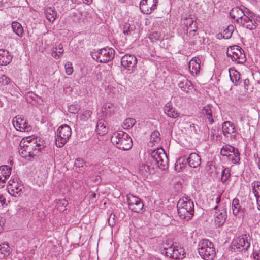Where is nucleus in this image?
<instances>
[{
  "label": "nucleus",
  "mask_w": 260,
  "mask_h": 260,
  "mask_svg": "<svg viewBox=\"0 0 260 260\" xmlns=\"http://www.w3.org/2000/svg\"><path fill=\"white\" fill-rule=\"evenodd\" d=\"M230 15L238 24L250 30L255 29L257 26L255 15L243 6L233 8Z\"/></svg>",
  "instance_id": "1"
},
{
  "label": "nucleus",
  "mask_w": 260,
  "mask_h": 260,
  "mask_svg": "<svg viewBox=\"0 0 260 260\" xmlns=\"http://www.w3.org/2000/svg\"><path fill=\"white\" fill-rule=\"evenodd\" d=\"M162 253L174 259H182L185 257L186 252L180 244L170 240H166L162 244Z\"/></svg>",
  "instance_id": "2"
},
{
  "label": "nucleus",
  "mask_w": 260,
  "mask_h": 260,
  "mask_svg": "<svg viewBox=\"0 0 260 260\" xmlns=\"http://www.w3.org/2000/svg\"><path fill=\"white\" fill-rule=\"evenodd\" d=\"M42 149V146L37 143L36 139L21 141L20 143L18 152L24 158L34 157Z\"/></svg>",
  "instance_id": "3"
},
{
  "label": "nucleus",
  "mask_w": 260,
  "mask_h": 260,
  "mask_svg": "<svg viewBox=\"0 0 260 260\" xmlns=\"http://www.w3.org/2000/svg\"><path fill=\"white\" fill-rule=\"evenodd\" d=\"M111 141L117 148L122 150H129L133 146L131 138L128 134L122 131L114 132L111 136Z\"/></svg>",
  "instance_id": "4"
},
{
  "label": "nucleus",
  "mask_w": 260,
  "mask_h": 260,
  "mask_svg": "<svg viewBox=\"0 0 260 260\" xmlns=\"http://www.w3.org/2000/svg\"><path fill=\"white\" fill-rule=\"evenodd\" d=\"M177 210L181 218L187 221L190 220L194 212L193 201L187 198L180 199L177 204Z\"/></svg>",
  "instance_id": "5"
},
{
  "label": "nucleus",
  "mask_w": 260,
  "mask_h": 260,
  "mask_svg": "<svg viewBox=\"0 0 260 260\" xmlns=\"http://www.w3.org/2000/svg\"><path fill=\"white\" fill-rule=\"evenodd\" d=\"M151 163L162 170L168 167V158L162 148H157L151 152Z\"/></svg>",
  "instance_id": "6"
},
{
  "label": "nucleus",
  "mask_w": 260,
  "mask_h": 260,
  "mask_svg": "<svg viewBox=\"0 0 260 260\" xmlns=\"http://www.w3.org/2000/svg\"><path fill=\"white\" fill-rule=\"evenodd\" d=\"M198 252L204 260H213L215 255V249L213 244L208 240H201L198 245Z\"/></svg>",
  "instance_id": "7"
},
{
  "label": "nucleus",
  "mask_w": 260,
  "mask_h": 260,
  "mask_svg": "<svg viewBox=\"0 0 260 260\" xmlns=\"http://www.w3.org/2000/svg\"><path fill=\"white\" fill-rule=\"evenodd\" d=\"M72 134L71 128L67 124L60 126L56 133L55 144L57 147H63Z\"/></svg>",
  "instance_id": "8"
},
{
  "label": "nucleus",
  "mask_w": 260,
  "mask_h": 260,
  "mask_svg": "<svg viewBox=\"0 0 260 260\" xmlns=\"http://www.w3.org/2000/svg\"><path fill=\"white\" fill-rule=\"evenodd\" d=\"M226 54L233 61L237 63H242L246 60L243 50L238 46H231L228 49Z\"/></svg>",
  "instance_id": "9"
},
{
  "label": "nucleus",
  "mask_w": 260,
  "mask_h": 260,
  "mask_svg": "<svg viewBox=\"0 0 260 260\" xmlns=\"http://www.w3.org/2000/svg\"><path fill=\"white\" fill-rule=\"evenodd\" d=\"M250 238L249 235H244L233 240L232 249L237 251H246L250 246Z\"/></svg>",
  "instance_id": "10"
},
{
  "label": "nucleus",
  "mask_w": 260,
  "mask_h": 260,
  "mask_svg": "<svg viewBox=\"0 0 260 260\" xmlns=\"http://www.w3.org/2000/svg\"><path fill=\"white\" fill-rule=\"evenodd\" d=\"M115 51L112 48H104L99 50L93 55V58H96L100 62H107L111 60L114 57Z\"/></svg>",
  "instance_id": "11"
},
{
  "label": "nucleus",
  "mask_w": 260,
  "mask_h": 260,
  "mask_svg": "<svg viewBox=\"0 0 260 260\" xmlns=\"http://www.w3.org/2000/svg\"><path fill=\"white\" fill-rule=\"evenodd\" d=\"M23 189V187L19 182L18 178L12 176L8 183L7 189L9 193L14 197L19 196L22 193Z\"/></svg>",
  "instance_id": "12"
},
{
  "label": "nucleus",
  "mask_w": 260,
  "mask_h": 260,
  "mask_svg": "<svg viewBox=\"0 0 260 260\" xmlns=\"http://www.w3.org/2000/svg\"><path fill=\"white\" fill-rule=\"evenodd\" d=\"M129 209L136 213H140L143 210L144 204L140 198L133 194L126 197Z\"/></svg>",
  "instance_id": "13"
},
{
  "label": "nucleus",
  "mask_w": 260,
  "mask_h": 260,
  "mask_svg": "<svg viewBox=\"0 0 260 260\" xmlns=\"http://www.w3.org/2000/svg\"><path fill=\"white\" fill-rule=\"evenodd\" d=\"M13 125L16 130L20 132H30L31 130V126L22 116H15L13 119Z\"/></svg>",
  "instance_id": "14"
},
{
  "label": "nucleus",
  "mask_w": 260,
  "mask_h": 260,
  "mask_svg": "<svg viewBox=\"0 0 260 260\" xmlns=\"http://www.w3.org/2000/svg\"><path fill=\"white\" fill-rule=\"evenodd\" d=\"M157 0H141L140 3V9L146 14H150L156 9Z\"/></svg>",
  "instance_id": "15"
},
{
  "label": "nucleus",
  "mask_w": 260,
  "mask_h": 260,
  "mask_svg": "<svg viewBox=\"0 0 260 260\" xmlns=\"http://www.w3.org/2000/svg\"><path fill=\"white\" fill-rule=\"evenodd\" d=\"M244 203L240 202L237 198H235L232 201V210L235 216L242 217L245 216L246 209Z\"/></svg>",
  "instance_id": "16"
},
{
  "label": "nucleus",
  "mask_w": 260,
  "mask_h": 260,
  "mask_svg": "<svg viewBox=\"0 0 260 260\" xmlns=\"http://www.w3.org/2000/svg\"><path fill=\"white\" fill-rule=\"evenodd\" d=\"M137 59L134 55L125 54L121 59V65L125 69L128 70H132L136 66Z\"/></svg>",
  "instance_id": "17"
},
{
  "label": "nucleus",
  "mask_w": 260,
  "mask_h": 260,
  "mask_svg": "<svg viewBox=\"0 0 260 260\" xmlns=\"http://www.w3.org/2000/svg\"><path fill=\"white\" fill-rule=\"evenodd\" d=\"M222 129L223 134L226 137L230 138L231 140L236 139L237 133L234 124L231 122H224L222 125Z\"/></svg>",
  "instance_id": "18"
},
{
  "label": "nucleus",
  "mask_w": 260,
  "mask_h": 260,
  "mask_svg": "<svg viewBox=\"0 0 260 260\" xmlns=\"http://www.w3.org/2000/svg\"><path fill=\"white\" fill-rule=\"evenodd\" d=\"M217 208L218 205H216L214 208L215 210L214 214V219L215 225L219 227L225 223L227 218V214L224 209L217 210Z\"/></svg>",
  "instance_id": "19"
},
{
  "label": "nucleus",
  "mask_w": 260,
  "mask_h": 260,
  "mask_svg": "<svg viewBox=\"0 0 260 260\" xmlns=\"http://www.w3.org/2000/svg\"><path fill=\"white\" fill-rule=\"evenodd\" d=\"M12 172V167L8 165L0 166V189L5 187Z\"/></svg>",
  "instance_id": "20"
},
{
  "label": "nucleus",
  "mask_w": 260,
  "mask_h": 260,
  "mask_svg": "<svg viewBox=\"0 0 260 260\" xmlns=\"http://www.w3.org/2000/svg\"><path fill=\"white\" fill-rule=\"evenodd\" d=\"M163 110L164 113L170 118H176L180 115L177 109L173 106L171 102H169L165 105Z\"/></svg>",
  "instance_id": "21"
},
{
  "label": "nucleus",
  "mask_w": 260,
  "mask_h": 260,
  "mask_svg": "<svg viewBox=\"0 0 260 260\" xmlns=\"http://www.w3.org/2000/svg\"><path fill=\"white\" fill-rule=\"evenodd\" d=\"M201 60L198 57L193 58L188 63V69L192 75H197L200 70Z\"/></svg>",
  "instance_id": "22"
},
{
  "label": "nucleus",
  "mask_w": 260,
  "mask_h": 260,
  "mask_svg": "<svg viewBox=\"0 0 260 260\" xmlns=\"http://www.w3.org/2000/svg\"><path fill=\"white\" fill-rule=\"evenodd\" d=\"M13 56L7 50L0 49V65L6 66L9 64L12 60Z\"/></svg>",
  "instance_id": "23"
},
{
  "label": "nucleus",
  "mask_w": 260,
  "mask_h": 260,
  "mask_svg": "<svg viewBox=\"0 0 260 260\" xmlns=\"http://www.w3.org/2000/svg\"><path fill=\"white\" fill-rule=\"evenodd\" d=\"M189 166L192 168L200 166L201 162L200 156L196 153H191L187 159Z\"/></svg>",
  "instance_id": "24"
},
{
  "label": "nucleus",
  "mask_w": 260,
  "mask_h": 260,
  "mask_svg": "<svg viewBox=\"0 0 260 260\" xmlns=\"http://www.w3.org/2000/svg\"><path fill=\"white\" fill-rule=\"evenodd\" d=\"M252 191L256 199L257 209L260 210V182L254 181L251 183Z\"/></svg>",
  "instance_id": "25"
},
{
  "label": "nucleus",
  "mask_w": 260,
  "mask_h": 260,
  "mask_svg": "<svg viewBox=\"0 0 260 260\" xmlns=\"http://www.w3.org/2000/svg\"><path fill=\"white\" fill-rule=\"evenodd\" d=\"M202 113L208 119L209 123L212 124L214 123L212 115V106L209 104L205 105L202 109Z\"/></svg>",
  "instance_id": "26"
},
{
  "label": "nucleus",
  "mask_w": 260,
  "mask_h": 260,
  "mask_svg": "<svg viewBox=\"0 0 260 260\" xmlns=\"http://www.w3.org/2000/svg\"><path fill=\"white\" fill-rule=\"evenodd\" d=\"M106 123L104 119H100L96 124V131L100 135H104L108 132Z\"/></svg>",
  "instance_id": "27"
},
{
  "label": "nucleus",
  "mask_w": 260,
  "mask_h": 260,
  "mask_svg": "<svg viewBox=\"0 0 260 260\" xmlns=\"http://www.w3.org/2000/svg\"><path fill=\"white\" fill-rule=\"evenodd\" d=\"M230 77L231 81L234 83L235 85L240 84L242 81L241 79L240 74L239 72L236 70L229 71Z\"/></svg>",
  "instance_id": "28"
},
{
  "label": "nucleus",
  "mask_w": 260,
  "mask_h": 260,
  "mask_svg": "<svg viewBox=\"0 0 260 260\" xmlns=\"http://www.w3.org/2000/svg\"><path fill=\"white\" fill-rule=\"evenodd\" d=\"M11 253V249L7 243L0 245V258L3 259L8 256Z\"/></svg>",
  "instance_id": "29"
},
{
  "label": "nucleus",
  "mask_w": 260,
  "mask_h": 260,
  "mask_svg": "<svg viewBox=\"0 0 260 260\" xmlns=\"http://www.w3.org/2000/svg\"><path fill=\"white\" fill-rule=\"evenodd\" d=\"M228 159L232 162L233 164H238L240 163V153L237 149L235 148L234 151H232L227 157Z\"/></svg>",
  "instance_id": "30"
},
{
  "label": "nucleus",
  "mask_w": 260,
  "mask_h": 260,
  "mask_svg": "<svg viewBox=\"0 0 260 260\" xmlns=\"http://www.w3.org/2000/svg\"><path fill=\"white\" fill-rule=\"evenodd\" d=\"M160 133L158 131H153L150 136V141L148 145L149 146H153L155 143H159L160 141Z\"/></svg>",
  "instance_id": "31"
},
{
  "label": "nucleus",
  "mask_w": 260,
  "mask_h": 260,
  "mask_svg": "<svg viewBox=\"0 0 260 260\" xmlns=\"http://www.w3.org/2000/svg\"><path fill=\"white\" fill-rule=\"evenodd\" d=\"M114 106L112 104H107L102 108V112L106 117H110L114 112Z\"/></svg>",
  "instance_id": "32"
},
{
  "label": "nucleus",
  "mask_w": 260,
  "mask_h": 260,
  "mask_svg": "<svg viewBox=\"0 0 260 260\" xmlns=\"http://www.w3.org/2000/svg\"><path fill=\"white\" fill-rule=\"evenodd\" d=\"M192 86L191 81L187 79H184L182 81H181L178 83L179 87L182 90V91L187 93L188 90L190 89Z\"/></svg>",
  "instance_id": "33"
},
{
  "label": "nucleus",
  "mask_w": 260,
  "mask_h": 260,
  "mask_svg": "<svg viewBox=\"0 0 260 260\" xmlns=\"http://www.w3.org/2000/svg\"><path fill=\"white\" fill-rule=\"evenodd\" d=\"M45 14L46 18L49 21H54L56 17V12L54 9L51 7L47 8L45 11Z\"/></svg>",
  "instance_id": "34"
},
{
  "label": "nucleus",
  "mask_w": 260,
  "mask_h": 260,
  "mask_svg": "<svg viewBox=\"0 0 260 260\" xmlns=\"http://www.w3.org/2000/svg\"><path fill=\"white\" fill-rule=\"evenodd\" d=\"M12 27L13 31L18 36L21 37L23 34V28L21 24L16 21L12 23Z\"/></svg>",
  "instance_id": "35"
},
{
  "label": "nucleus",
  "mask_w": 260,
  "mask_h": 260,
  "mask_svg": "<svg viewBox=\"0 0 260 260\" xmlns=\"http://www.w3.org/2000/svg\"><path fill=\"white\" fill-rule=\"evenodd\" d=\"M68 204V201L65 199L56 200V206L57 210L60 212H63L66 210V206Z\"/></svg>",
  "instance_id": "36"
},
{
  "label": "nucleus",
  "mask_w": 260,
  "mask_h": 260,
  "mask_svg": "<svg viewBox=\"0 0 260 260\" xmlns=\"http://www.w3.org/2000/svg\"><path fill=\"white\" fill-rule=\"evenodd\" d=\"M235 147L229 145H224L220 150V154L223 156H228L232 151H234Z\"/></svg>",
  "instance_id": "37"
},
{
  "label": "nucleus",
  "mask_w": 260,
  "mask_h": 260,
  "mask_svg": "<svg viewBox=\"0 0 260 260\" xmlns=\"http://www.w3.org/2000/svg\"><path fill=\"white\" fill-rule=\"evenodd\" d=\"M231 176V170L229 168H224L221 172V181L222 183H226Z\"/></svg>",
  "instance_id": "38"
},
{
  "label": "nucleus",
  "mask_w": 260,
  "mask_h": 260,
  "mask_svg": "<svg viewBox=\"0 0 260 260\" xmlns=\"http://www.w3.org/2000/svg\"><path fill=\"white\" fill-rule=\"evenodd\" d=\"M135 119L133 118H127L123 122L122 126L124 129H129L132 128L136 123Z\"/></svg>",
  "instance_id": "39"
},
{
  "label": "nucleus",
  "mask_w": 260,
  "mask_h": 260,
  "mask_svg": "<svg viewBox=\"0 0 260 260\" xmlns=\"http://www.w3.org/2000/svg\"><path fill=\"white\" fill-rule=\"evenodd\" d=\"M184 24L190 30L195 31L197 29V26H196V24L194 23V20L192 18L186 19L184 22Z\"/></svg>",
  "instance_id": "40"
},
{
  "label": "nucleus",
  "mask_w": 260,
  "mask_h": 260,
  "mask_svg": "<svg viewBox=\"0 0 260 260\" xmlns=\"http://www.w3.org/2000/svg\"><path fill=\"white\" fill-rule=\"evenodd\" d=\"M92 114V111L90 110H85L79 116V118L80 120L83 121H87L91 117Z\"/></svg>",
  "instance_id": "41"
},
{
  "label": "nucleus",
  "mask_w": 260,
  "mask_h": 260,
  "mask_svg": "<svg viewBox=\"0 0 260 260\" xmlns=\"http://www.w3.org/2000/svg\"><path fill=\"white\" fill-rule=\"evenodd\" d=\"M11 82V79L5 75H0V87L8 85Z\"/></svg>",
  "instance_id": "42"
},
{
  "label": "nucleus",
  "mask_w": 260,
  "mask_h": 260,
  "mask_svg": "<svg viewBox=\"0 0 260 260\" xmlns=\"http://www.w3.org/2000/svg\"><path fill=\"white\" fill-rule=\"evenodd\" d=\"M79 109L80 106L77 104L71 105L68 107V111L73 114L78 113Z\"/></svg>",
  "instance_id": "43"
},
{
  "label": "nucleus",
  "mask_w": 260,
  "mask_h": 260,
  "mask_svg": "<svg viewBox=\"0 0 260 260\" xmlns=\"http://www.w3.org/2000/svg\"><path fill=\"white\" fill-rule=\"evenodd\" d=\"M66 69V73L67 75H70L73 73V68L72 64L70 62H67L64 66Z\"/></svg>",
  "instance_id": "44"
},
{
  "label": "nucleus",
  "mask_w": 260,
  "mask_h": 260,
  "mask_svg": "<svg viewBox=\"0 0 260 260\" xmlns=\"http://www.w3.org/2000/svg\"><path fill=\"white\" fill-rule=\"evenodd\" d=\"M115 215L111 213L108 219V222L110 226H113L115 224Z\"/></svg>",
  "instance_id": "45"
},
{
  "label": "nucleus",
  "mask_w": 260,
  "mask_h": 260,
  "mask_svg": "<svg viewBox=\"0 0 260 260\" xmlns=\"http://www.w3.org/2000/svg\"><path fill=\"white\" fill-rule=\"evenodd\" d=\"M74 164L77 167H82L84 164V161L81 158H77L75 159Z\"/></svg>",
  "instance_id": "46"
},
{
  "label": "nucleus",
  "mask_w": 260,
  "mask_h": 260,
  "mask_svg": "<svg viewBox=\"0 0 260 260\" xmlns=\"http://www.w3.org/2000/svg\"><path fill=\"white\" fill-rule=\"evenodd\" d=\"M228 31L225 33L226 36H224V38L226 39L229 38L231 37L232 33L234 31V27L233 25L229 26L227 28Z\"/></svg>",
  "instance_id": "47"
},
{
  "label": "nucleus",
  "mask_w": 260,
  "mask_h": 260,
  "mask_svg": "<svg viewBox=\"0 0 260 260\" xmlns=\"http://www.w3.org/2000/svg\"><path fill=\"white\" fill-rule=\"evenodd\" d=\"M88 196L91 202L94 203L96 201V194L95 193L91 191L88 193Z\"/></svg>",
  "instance_id": "48"
},
{
  "label": "nucleus",
  "mask_w": 260,
  "mask_h": 260,
  "mask_svg": "<svg viewBox=\"0 0 260 260\" xmlns=\"http://www.w3.org/2000/svg\"><path fill=\"white\" fill-rule=\"evenodd\" d=\"M57 50V47L53 48V49H52V53H51L52 56L56 59H58L60 57L58 55Z\"/></svg>",
  "instance_id": "49"
},
{
  "label": "nucleus",
  "mask_w": 260,
  "mask_h": 260,
  "mask_svg": "<svg viewBox=\"0 0 260 260\" xmlns=\"http://www.w3.org/2000/svg\"><path fill=\"white\" fill-rule=\"evenodd\" d=\"M123 32L124 34L129 35L130 32V25L129 24H125L123 27Z\"/></svg>",
  "instance_id": "50"
},
{
  "label": "nucleus",
  "mask_w": 260,
  "mask_h": 260,
  "mask_svg": "<svg viewBox=\"0 0 260 260\" xmlns=\"http://www.w3.org/2000/svg\"><path fill=\"white\" fill-rule=\"evenodd\" d=\"M253 257L255 260H260V251H255L253 252Z\"/></svg>",
  "instance_id": "51"
},
{
  "label": "nucleus",
  "mask_w": 260,
  "mask_h": 260,
  "mask_svg": "<svg viewBox=\"0 0 260 260\" xmlns=\"http://www.w3.org/2000/svg\"><path fill=\"white\" fill-rule=\"evenodd\" d=\"M159 37L160 33H159L158 32H154L152 34V36L150 38V39H153L154 38L155 40H158L159 39Z\"/></svg>",
  "instance_id": "52"
},
{
  "label": "nucleus",
  "mask_w": 260,
  "mask_h": 260,
  "mask_svg": "<svg viewBox=\"0 0 260 260\" xmlns=\"http://www.w3.org/2000/svg\"><path fill=\"white\" fill-rule=\"evenodd\" d=\"M57 50H58V51L57 50V52L58 54V55L60 57L63 53V49H62V46L61 44H60L58 46V47L57 48Z\"/></svg>",
  "instance_id": "53"
},
{
  "label": "nucleus",
  "mask_w": 260,
  "mask_h": 260,
  "mask_svg": "<svg viewBox=\"0 0 260 260\" xmlns=\"http://www.w3.org/2000/svg\"><path fill=\"white\" fill-rule=\"evenodd\" d=\"M5 223V219L0 217V233L3 231V225Z\"/></svg>",
  "instance_id": "54"
},
{
  "label": "nucleus",
  "mask_w": 260,
  "mask_h": 260,
  "mask_svg": "<svg viewBox=\"0 0 260 260\" xmlns=\"http://www.w3.org/2000/svg\"><path fill=\"white\" fill-rule=\"evenodd\" d=\"M249 80L248 79L243 80V84L245 89H247L249 86Z\"/></svg>",
  "instance_id": "55"
},
{
  "label": "nucleus",
  "mask_w": 260,
  "mask_h": 260,
  "mask_svg": "<svg viewBox=\"0 0 260 260\" xmlns=\"http://www.w3.org/2000/svg\"><path fill=\"white\" fill-rule=\"evenodd\" d=\"M214 198L215 199V202H216L217 205L220 202V201H221V196L220 195H218V196H214L213 199Z\"/></svg>",
  "instance_id": "56"
},
{
  "label": "nucleus",
  "mask_w": 260,
  "mask_h": 260,
  "mask_svg": "<svg viewBox=\"0 0 260 260\" xmlns=\"http://www.w3.org/2000/svg\"><path fill=\"white\" fill-rule=\"evenodd\" d=\"M5 201L6 199L4 197L3 195L0 194V203L1 204L2 206H4L5 203Z\"/></svg>",
  "instance_id": "57"
},
{
  "label": "nucleus",
  "mask_w": 260,
  "mask_h": 260,
  "mask_svg": "<svg viewBox=\"0 0 260 260\" xmlns=\"http://www.w3.org/2000/svg\"><path fill=\"white\" fill-rule=\"evenodd\" d=\"M181 159H178L176 162V164H175V169L176 170H177L178 169V166H179V168L180 169H181L182 168V166H181Z\"/></svg>",
  "instance_id": "58"
},
{
  "label": "nucleus",
  "mask_w": 260,
  "mask_h": 260,
  "mask_svg": "<svg viewBox=\"0 0 260 260\" xmlns=\"http://www.w3.org/2000/svg\"><path fill=\"white\" fill-rule=\"evenodd\" d=\"M255 161L257 165L258 168L260 169V157L258 156L255 157Z\"/></svg>",
  "instance_id": "59"
},
{
  "label": "nucleus",
  "mask_w": 260,
  "mask_h": 260,
  "mask_svg": "<svg viewBox=\"0 0 260 260\" xmlns=\"http://www.w3.org/2000/svg\"><path fill=\"white\" fill-rule=\"evenodd\" d=\"M148 259V260H161L160 258L156 257L152 255H149Z\"/></svg>",
  "instance_id": "60"
},
{
  "label": "nucleus",
  "mask_w": 260,
  "mask_h": 260,
  "mask_svg": "<svg viewBox=\"0 0 260 260\" xmlns=\"http://www.w3.org/2000/svg\"><path fill=\"white\" fill-rule=\"evenodd\" d=\"M83 1H84V3L87 4H90L92 2V0H83Z\"/></svg>",
  "instance_id": "61"
},
{
  "label": "nucleus",
  "mask_w": 260,
  "mask_h": 260,
  "mask_svg": "<svg viewBox=\"0 0 260 260\" xmlns=\"http://www.w3.org/2000/svg\"><path fill=\"white\" fill-rule=\"evenodd\" d=\"M190 127L191 129L193 128V129H195V124H191L190 126Z\"/></svg>",
  "instance_id": "62"
}]
</instances>
